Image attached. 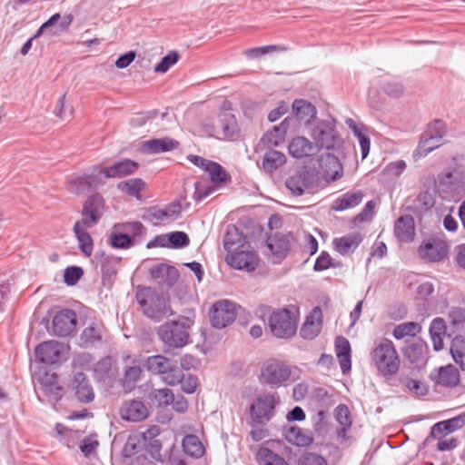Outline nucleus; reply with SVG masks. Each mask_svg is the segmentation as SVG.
<instances>
[{"label":"nucleus","mask_w":465,"mask_h":465,"mask_svg":"<svg viewBox=\"0 0 465 465\" xmlns=\"http://www.w3.org/2000/svg\"><path fill=\"white\" fill-rule=\"evenodd\" d=\"M109 243L115 249H128L134 245V241L114 226V231L109 237Z\"/></svg>","instance_id":"obj_50"},{"label":"nucleus","mask_w":465,"mask_h":465,"mask_svg":"<svg viewBox=\"0 0 465 465\" xmlns=\"http://www.w3.org/2000/svg\"><path fill=\"white\" fill-rule=\"evenodd\" d=\"M404 384L411 391L417 395H424L427 392V387L420 381L408 379Z\"/></svg>","instance_id":"obj_64"},{"label":"nucleus","mask_w":465,"mask_h":465,"mask_svg":"<svg viewBox=\"0 0 465 465\" xmlns=\"http://www.w3.org/2000/svg\"><path fill=\"white\" fill-rule=\"evenodd\" d=\"M124 234L135 242V238L143 233V225L138 221L117 223L114 225Z\"/></svg>","instance_id":"obj_51"},{"label":"nucleus","mask_w":465,"mask_h":465,"mask_svg":"<svg viewBox=\"0 0 465 465\" xmlns=\"http://www.w3.org/2000/svg\"><path fill=\"white\" fill-rule=\"evenodd\" d=\"M256 459L260 465H289L283 457L265 447L258 450Z\"/></svg>","instance_id":"obj_38"},{"label":"nucleus","mask_w":465,"mask_h":465,"mask_svg":"<svg viewBox=\"0 0 465 465\" xmlns=\"http://www.w3.org/2000/svg\"><path fill=\"white\" fill-rule=\"evenodd\" d=\"M362 237L359 232H353L333 240V246L336 252L341 255H349L352 253L360 243Z\"/></svg>","instance_id":"obj_31"},{"label":"nucleus","mask_w":465,"mask_h":465,"mask_svg":"<svg viewBox=\"0 0 465 465\" xmlns=\"http://www.w3.org/2000/svg\"><path fill=\"white\" fill-rule=\"evenodd\" d=\"M321 165L324 169L325 176L331 181H337L343 174V168L338 157L326 153L321 158Z\"/></svg>","instance_id":"obj_34"},{"label":"nucleus","mask_w":465,"mask_h":465,"mask_svg":"<svg viewBox=\"0 0 465 465\" xmlns=\"http://www.w3.org/2000/svg\"><path fill=\"white\" fill-rule=\"evenodd\" d=\"M204 172L208 173L210 180L214 184L224 183L231 180L230 174L216 162L212 161Z\"/></svg>","instance_id":"obj_45"},{"label":"nucleus","mask_w":465,"mask_h":465,"mask_svg":"<svg viewBox=\"0 0 465 465\" xmlns=\"http://www.w3.org/2000/svg\"><path fill=\"white\" fill-rule=\"evenodd\" d=\"M287 119L282 121L280 125L273 127L272 131L267 132L263 140L270 145H278L284 141L288 130Z\"/></svg>","instance_id":"obj_46"},{"label":"nucleus","mask_w":465,"mask_h":465,"mask_svg":"<svg viewBox=\"0 0 465 465\" xmlns=\"http://www.w3.org/2000/svg\"><path fill=\"white\" fill-rule=\"evenodd\" d=\"M181 210V204L173 203L163 209L156 207L149 209L145 218L154 224H158L160 223H169L180 216Z\"/></svg>","instance_id":"obj_16"},{"label":"nucleus","mask_w":465,"mask_h":465,"mask_svg":"<svg viewBox=\"0 0 465 465\" xmlns=\"http://www.w3.org/2000/svg\"><path fill=\"white\" fill-rule=\"evenodd\" d=\"M104 331V326L102 323H92L83 330L79 338L80 345L88 348L100 344L103 341Z\"/></svg>","instance_id":"obj_27"},{"label":"nucleus","mask_w":465,"mask_h":465,"mask_svg":"<svg viewBox=\"0 0 465 465\" xmlns=\"http://www.w3.org/2000/svg\"><path fill=\"white\" fill-rule=\"evenodd\" d=\"M267 247L277 257H284L290 250L289 239L284 235H274L270 237Z\"/></svg>","instance_id":"obj_39"},{"label":"nucleus","mask_w":465,"mask_h":465,"mask_svg":"<svg viewBox=\"0 0 465 465\" xmlns=\"http://www.w3.org/2000/svg\"><path fill=\"white\" fill-rule=\"evenodd\" d=\"M334 416L341 426L337 430V436L344 440L352 423L349 408L345 404H339L334 410Z\"/></svg>","instance_id":"obj_37"},{"label":"nucleus","mask_w":465,"mask_h":465,"mask_svg":"<svg viewBox=\"0 0 465 465\" xmlns=\"http://www.w3.org/2000/svg\"><path fill=\"white\" fill-rule=\"evenodd\" d=\"M414 220L411 215H402L395 223L394 234L403 242H411L414 237Z\"/></svg>","instance_id":"obj_33"},{"label":"nucleus","mask_w":465,"mask_h":465,"mask_svg":"<svg viewBox=\"0 0 465 465\" xmlns=\"http://www.w3.org/2000/svg\"><path fill=\"white\" fill-rule=\"evenodd\" d=\"M73 21L74 15L72 14H67L62 18L59 13H55L39 27L33 37L35 39L38 38L46 31H49L51 36L60 35L62 33L68 31Z\"/></svg>","instance_id":"obj_12"},{"label":"nucleus","mask_w":465,"mask_h":465,"mask_svg":"<svg viewBox=\"0 0 465 465\" xmlns=\"http://www.w3.org/2000/svg\"><path fill=\"white\" fill-rule=\"evenodd\" d=\"M212 135L223 140H236L240 135V128L233 114L222 112L213 128Z\"/></svg>","instance_id":"obj_10"},{"label":"nucleus","mask_w":465,"mask_h":465,"mask_svg":"<svg viewBox=\"0 0 465 465\" xmlns=\"http://www.w3.org/2000/svg\"><path fill=\"white\" fill-rule=\"evenodd\" d=\"M280 403L277 392L260 394L250 406V417L252 423L265 424L275 414V408Z\"/></svg>","instance_id":"obj_6"},{"label":"nucleus","mask_w":465,"mask_h":465,"mask_svg":"<svg viewBox=\"0 0 465 465\" xmlns=\"http://www.w3.org/2000/svg\"><path fill=\"white\" fill-rule=\"evenodd\" d=\"M72 386L79 401L87 403L94 400V392L93 387L83 372L75 373Z\"/></svg>","instance_id":"obj_29"},{"label":"nucleus","mask_w":465,"mask_h":465,"mask_svg":"<svg viewBox=\"0 0 465 465\" xmlns=\"http://www.w3.org/2000/svg\"><path fill=\"white\" fill-rule=\"evenodd\" d=\"M179 142L170 138H154L142 143V151L147 153H161L177 149Z\"/></svg>","instance_id":"obj_26"},{"label":"nucleus","mask_w":465,"mask_h":465,"mask_svg":"<svg viewBox=\"0 0 465 465\" xmlns=\"http://www.w3.org/2000/svg\"><path fill=\"white\" fill-rule=\"evenodd\" d=\"M120 262V258L106 256L102 261V272L104 276H114L116 274L117 270L115 264Z\"/></svg>","instance_id":"obj_61"},{"label":"nucleus","mask_w":465,"mask_h":465,"mask_svg":"<svg viewBox=\"0 0 465 465\" xmlns=\"http://www.w3.org/2000/svg\"><path fill=\"white\" fill-rule=\"evenodd\" d=\"M179 60V54L175 51L168 53L164 57L162 58L159 64L154 66V72L164 74L171 66L175 64Z\"/></svg>","instance_id":"obj_55"},{"label":"nucleus","mask_w":465,"mask_h":465,"mask_svg":"<svg viewBox=\"0 0 465 465\" xmlns=\"http://www.w3.org/2000/svg\"><path fill=\"white\" fill-rule=\"evenodd\" d=\"M363 197L364 193L361 190L349 191L335 199L331 209L336 212H342L347 209L354 208L362 202Z\"/></svg>","instance_id":"obj_32"},{"label":"nucleus","mask_w":465,"mask_h":465,"mask_svg":"<svg viewBox=\"0 0 465 465\" xmlns=\"http://www.w3.org/2000/svg\"><path fill=\"white\" fill-rule=\"evenodd\" d=\"M286 162L285 155L276 150H270L265 153L262 160V168L268 173L278 169Z\"/></svg>","instance_id":"obj_40"},{"label":"nucleus","mask_w":465,"mask_h":465,"mask_svg":"<svg viewBox=\"0 0 465 465\" xmlns=\"http://www.w3.org/2000/svg\"><path fill=\"white\" fill-rule=\"evenodd\" d=\"M91 227L79 221L74 225V232L78 242V247L86 257H90L94 251V241L87 232V229Z\"/></svg>","instance_id":"obj_30"},{"label":"nucleus","mask_w":465,"mask_h":465,"mask_svg":"<svg viewBox=\"0 0 465 465\" xmlns=\"http://www.w3.org/2000/svg\"><path fill=\"white\" fill-rule=\"evenodd\" d=\"M236 318V306L231 301L216 302L210 312V321L214 328L222 329L232 323Z\"/></svg>","instance_id":"obj_11"},{"label":"nucleus","mask_w":465,"mask_h":465,"mask_svg":"<svg viewBox=\"0 0 465 465\" xmlns=\"http://www.w3.org/2000/svg\"><path fill=\"white\" fill-rule=\"evenodd\" d=\"M123 360L124 362V383L134 384L140 379L142 374L141 361L130 354H124Z\"/></svg>","instance_id":"obj_36"},{"label":"nucleus","mask_w":465,"mask_h":465,"mask_svg":"<svg viewBox=\"0 0 465 465\" xmlns=\"http://www.w3.org/2000/svg\"><path fill=\"white\" fill-rule=\"evenodd\" d=\"M450 353L454 361L462 371H465V339L457 336L452 340Z\"/></svg>","instance_id":"obj_47"},{"label":"nucleus","mask_w":465,"mask_h":465,"mask_svg":"<svg viewBox=\"0 0 465 465\" xmlns=\"http://www.w3.org/2000/svg\"><path fill=\"white\" fill-rule=\"evenodd\" d=\"M149 272L153 279L160 281L168 286H173L179 278L178 270L175 267L165 263H157L153 265L150 268Z\"/></svg>","instance_id":"obj_25"},{"label":"nucleus","mask_w":465,"mask_h":465,"mask_svg":"<svg viewBox=\"0 0 465 465\" xmlns=\"http://www.w3.org/2000/svg\"><path fill=\"white\" fill-rule=\"evenodd\" d=\"M76 326V314L72 310H63L53 319V331L57 336H67Z\"/></svg>","instance_id":"obj_15"},{"label":"nucleus","mask_w":465,"mask_h":465,"mask_svg":"<svg viewBox=\"0 0 465 465\" xmlns=\"http://www.w3.org/2000/svg\"><path fill=\"white\" fill-rule=\"evenodd\" d=\"M312 422L314 431L319 434L322 435L326 432L327 430V420H326V412L324 411H317L312 417Z\"/></svg>","instance_id":"obj_59"},{"label":"nucleus","mask_w":465,"mask_h":465,"mask_svg":"<svg viewBox=\"0 0 465 465\" xmlns=\"http://www.w3.org/2000/svg\"><path fill=\"white\" fill-rule=\"evenodd\" d=\"M298 465H328L327 460L319 453L312 451L303 452L298 459Z\"/></svg>","instance_id":"obj_53"},{"label":"nucleus","mask_w":465,"mask_h":465,"mask_svg":"<svg viewBox=\"0 0 465 465\" xmlns=\"http://www.w3.org/2000/svg\"><path fill=\"white\" fill-rule=\"evenodd\" d=\"M308 134L317 145V151L320 149H334L341 143V139L335 130L332 122L320 120L313 122V124L308 128Z\"/></svg>","instance_id":"obj_5"},{"label":"nucleus","mask_w":465,"mask_h":465,"mask_svg":"<svg viewBox=\"0 0 465 465\" xmlns=\"http://www.w3.org/2000/svg\"><path fill=\"white\" fill-rule=\"evenodd\" d=\"M448 320L450 324L455 328V330H460L465 324V309L460 307L452 308L448 314Z\"/></svg>","instance_id":"obj_54"},{"label":"nucleus","mask_w":465,"mask_h":465,"mask_svg":"<svg viewBox=\"0 0 465 465\" xmlns=\"http://www.w3.org/2000/svg\"><path fill=\"white\" fill-rule=\"evenodd\" d=\"M153 399L159 403V405H169L173 401V393L170 389H160L155 390L153 392Z\"/></svg>","instance_id":"obj_63"},{"label":"nucleus","mask_w":465,"mask_h":465,"mask_svg":"<svg viewBox=\"0 0 465 465\" xmlns=\"http://www.w3.org/2000/svg\"><path fill=\"white\" fill-rule=\"evenodd\" d=\"M136 301L144 315L160 321L173 314L169 304V297L152 287L139 288L135 295Z\"/></svg>","instance_id":"obj_1"},{"label":"nucleus","mask_w":465,"mask_h":465,"mask_svg":"<svg viewBox=\"0 0 465 465\" xmlns=\"http://www.w3.org/2000/svg\"><path fill=\"white\" fill-rule=\"evenodd\" d=\"M138 168V163L131 159H124L108 167L101 169L100 173H103L105 178H123L134 173Z\"/></svg>","instance_id":"obj_20"},{"label":"nucleus","mask_w":465,"mask_h":465,"mask_svg":"<svg viewBox=\"0 0 465 465\" xmlns=\"http://www.w3.org/2000/svg\"><path fill=\"white\" fill-rule=\"evenodd\" d=\"M118 375L117 367L112 357L106 356L101 359L94 368V379L98 381L112 382Z\"/></svg>","instance_id":"obj_23"},{"label":"nucleus","mask_w":465,"mask_h":465,"mask_svg":"<svg viewBox=\"0 0 465 465\" xmlns=\"http://www.w3.org/2000/svg\"><path fill=\"white\" fill-rule=\"evenodd\" d=\"M430 377L436 384L444 387H454L460 381V373L451 364L434 370Z\"/></svg>","instance_id":"obj_21"},{"label":"nucleus","mask_w":465,"mask_h":465,"mask_svg":"<svg viewBox=\"0 0 465 465\" xmlns=\"http://www.w3.org/2000/svg\"><path fill=\"white\" fill-rule=\"evenodd\" d=\"M322 326V312L320 307H315L307 316L302 324L300 334L307 340H312L320 333Z\"/></svg>","instance_id":"obj_19"},{"label":"nucleus","mask_w":465,"mask_h":465,"mask_svg":"<svg viewBox=\"0 0 465 465\" xmlns=\"http://www.w3.org/2000/svg\"><path fill=\"white\" fill-rule=\"evenodd\" d=\"M190 321L183 318L162 325L158 331L161 341L170 348H181L189 339Z\"/></svg>","instance_id":"obj_4"},{"label":"nucleus","mask_w":465,"mask_h":465,"mask_svg":"<svg viewBox=\"0 0 465 465\" xmlns=\"http://www.w3.org/2000/svg\"><path fill=\"white\" fill-rule=\"evenodd\" d=\"M229 263L236 269L252 272L258 266L259 258L252 251L234 252L230 257Z\"/></svg>","instance_id":"obj_22"},{"label":"nucleus","mask_w":465,"mask_h":465,"mask_svg":"<svg viewBox=\"0 0 465 465\" xmlns=\"http://www.w3.org/2000/svg\"><path fill=\"white\" fill-rule=\"evenodd\" d=\"M313 175L309 171L298 172L286 180V187L295 196H301L312 189Z\"/></svg>","instance_id":"obj_17"},{"label":"nucleus","mask_w":465,"mask_h":465,"mask_svg":"<svg viewBox=\"0 0 465 465\" xmlns=\"http://www.w3.org/2000/svg\"><path fill=\"white\" fill-rule=\"evenodd\" d=\"M370 357L372 364L383 376H392L399 371L400 356L391 340L381 339L376 341Z\"/></svg>","instance_id":"obj_2"},{"label":"nucleus","mask_w":465,"mask_h":465,"mask_svg":"<svg viewBox=\"0 0 465 465\" xmlns=\"http://www.w3.org/2000/svg\"><path fill=\"white\" fill-rule=\"evenodd\" d=\"M180 374L182 376L181 381H179L178 384H181L182 389L186 393H193L197 387V380L191 374L184 375L183 372L180 370Z\"/></svg>","instance_id":"obj_62"},{"label":"nucleus","mask_w":465,"mask_h":465,"mask_svg":"<svg viewBox=\"0 0 465 465\" xmlns=\"http://www.w3.org/2000/svg\"><path fill=\"white\" fill-rule=\"evenodd\" d=\"M440 145V141L424 134L417 148V153L424 157Z\"/></svg>","instance_id":"obj_52"},{"label":"nucleus","mask_w":465,"mask_h":465,"mask_svg":"<svg viewBox=\"0 0 465 465\" xmlns=\"http://www.w3.org/2000/svg\"><path fill=\"white\" fill-rule=\"evenodd\" d=\"M168 243L173 248H183L189 245L190 239L183 232H173L168 234Z\"/></svg>","instance_id":"obj_58"},{"label":"nucleus","mask_w":465,"mask_h":465,"mask_svg":"<svg viewBox=\"0 0 465 465\" xmlns=\"http://www.w3.org/2000/svg\"><path fill=\"white\" fill-rule=\"evenodd\" d=\"M292 110L296 117L303 121L309 128L313 124L312 120L315 118L317 111L313 104L303 99H297L292 104Z\"/></svg>","instance_id":"obj_35"},{"label":"nucleus","mask_w":465,"mask_h":465,"mask_svg":"<svg viewBox=\"0 0 465 465\" xmlns=\"http://www.w3.org/2000/svg\"><path fill=\"white\" fill-rule=\"evenodd\" d=\"M145 367L150 372L161 375L162 380L171 386L177 385L182 379L179 367L163 355L148 357Z\"/></svg>","instance_id":"obj_7"},{"label":"nucleus","mask_w":465,"mask_h":465,"mask_svg":"<svg viewBox=\"0 0 465 465\" xmlns=\"http://www.w3.org/2000/svg\"><path fill=\"white\" fill-rule=\"evenodd\" d=\"M446 124L443 121L435 120L430 124H429L425 134L433 137L434 139L440 141L446 134Z\"/></svg>","instance_id":"obj_57"},{"label":"nucleus","mask_w":465,"mask_h":465,"mask_svg":"<svg viewBox=\"0 0 465 465\" xmlns=\"http://www.w3.org/2000/svg\"><path fill=\"white\" fill-rule=\"evenodd\" d=\"M269 327L273 336L281 339L292 337L297 331L294 314L288 309L274 311L269 317Z\"/></svg>","instance_id":"obj_8"},{"label":"nucleus","mask_w":465,"mask_h":465,"mask_svg":"<svg viewBox=\"0 0 465 465\" xmlns=\"http://www.w3.org/2000/svg\"><path fill=\"white\" fill-rule=\"evenodd\" d=\"M144 186L145 183L141 178L129 179L117 184L120 191L136 198H140V192L144 189Z\"/></svg>","instance_id":"obj_48"},{"label":"nucleus","mask_w":465,"mask_h":465,"mask_svg":"<svg viewBox=\"0 0 465 465\" xmlns=\"http://www.w3.org/2000/svg\"><path fill=\"white\" fill-rule=\"evenodd\" d=\"M243 243L242 233L235 226H228L223 238V247L227 252L233 253Z\"/></svg>","instance_id":"obj_43"},{"label":"nucleus","mask_w":465,"mask_h":465,"mask_svg":"<svg viewBox=\"0 0 465 465\" xmlns=\"http://www.w3.org/2000/svg\"><path fill=\"white\" fill-rule=\"evenodd\" d=\"M102 182L98 175L84 174L69 181L66 188L72 193L80 194L92 188H96Z\"/></svg>","instance_id":"obj_24"},{"label":"nucleus","mask_w":465,"mask_h":465,"mask_svg":"<svg viewBox=\"0 0 465 465\" xmlns=\"http://www.w3.org/2000/svg\"><path fill=\"white\" fill-rule=\"evenodd\" d=\"M292 376L291 367L282 361L269 359L260 371L259 381L271 389H277L287 384Z\"/></svg>","instance_id":"obj_3"},{"label":"nucleus","mask_w":465,"mask_h":465,"mask_svg":"<svg viewBox=\"0 0 465 465\" xmlns=\"http://www.w3.org/2000/svg\"><path fill=\"white\" fill-rule=\"evenodd\" d=\"M83 270L80 267L71 266L64 270V281L67 285L73 286L78 282L83 276Z\"/></svg>","instance_id":"obj_60"},{"label":"nucleus","mask_w":465,"mask_h":465,"mask_svg":"<svg viewBox=\"0 0 465 465\" xmlns=\"http://www.w3.org/2000/svg\"><path fill=\"white\" fill-rule=\"evenodd\" d=\"M420 330L421 326L417 322H403L394 328L393 336L397 340H401L407 336H415Z\"/></svg>","instance_id":"obj_49"},{"label":"nucleus","mask_w":465,"mask_h":465,"mask_svg":"<svg viewBox=\"0 0 465 465\" xmlns=\"http://www.w3.org/2000/svg\"><path fill=\"white\" fill-rule=\"evenodd\" d=\"M286 440L297 446H308L312 442V438L305 434L301 428L292 426L284 430Z\"/></svg>","instance_id":"obj_42"},{"label":"nucleus","mask_w":465,"mask_h":465,"mask_svg":"<svg viewBox=\"0 0 465 465\" xmlns=\"http://www.w3.org/2000/svg\"><path fill=\"white\" fill-rule=\"evenodd\" d=\"M426 345L422 342H413L406 347L405 356L407 359L416 364H421L426 361Z\"/></svg>","instance_id":"obj_44"},{"label":"nucleus","mask_w":465,"mask_h":465,"mask_svg":"<svg viewBox=\"0 0 465 465\" xmlns=\"http://www.w3.org/2000/svg\"><path fill=\"white\" fill-rule=\"evenodd\" d=\"M69 346L57 341H47L35 348V355L39 361L45 364H55L65 361Z\"/></svg>","instance_id":"obj_9"},{"label":"nucleus","mask_w":465,"mask_h":465,"mask_svg":"<svg viewBox=\"0 0 465 465\" xmlns=\"http://www.w3.org/2000/svg\"><path fill=\"white\" fill-rule=\"evenodd\" d=\"M41 384L45 387V391L58 396L62 388L57 383V377L54 374L45 373L43 377L40 378Z\"/></svg>","instance_id":"obj_56"},{"label":"nucleus","mask_w":465,"mask_h":465,"mask_svg":"<svg viewBox=\"0 0 465 465\" xmlns=\"http://www.w3.org/2000/svg\"><path fill=\"white\" fill-rule=\"evenodd\" d=\"M448 245L439 240H431L423 242L420 249V256L430 262H440L448 254Z\"/></svg>","instance_id":"obj_18"},{"label":"nucleus","mask_w":465,"mask_h":465,"mask_svg":"<svg viewBox=\"0 0 465 465\" xmlns=\"http://www.w3.org/2000/svg\"><path fill=\"white\" fill-rule=\"evenodd\" d=\"M184 452L192 457L200 458L204 454V447L200 439L193 434L186 435L183 440Z\"/></svg>","instance_id":"obj_41"},{"label":"nucleus","mask_w":465,"mask_h":465,"mask_svg":"<svg viewBox=\"0 0 465 465\" xmlns=\"http://www.w3.org/2000/svg\"><path fill=\"white\" fill-rule=\"evenodd\" d=\"M104 206V199L100 194L91 195L84 204L82 219L79 222L86 226H94L103 214Z\"/></svg>","instance_id":"obj_13"},{"label":"nucleus","mask_w":465,"mask_h":465,"mask_svg":"<svg viewBox=\"0 0 465 465\" xmlns=\"http://www.w3.org/2000/svg\"><path fill=\"white\" fill-rule=\"evenodd\" d=\"M288 149L290 154L295 158L308 157L318 153L317 145L303 136L293 138Z\"/></svg>","instance_id":"obj_28"},{"label":"nucleus","mask_w":465,"mask_h":465,"mask_svg":"<svg viewBox=\"0 0 465 465\" xmlns=\"http://www.w3.org/2000/svg\"><path fill=\"white\" fill-rule=\"evenodd\" d=\"M120 416L124 420L138 422L149 416V409L142 401L127 400L120 408Z\"/></svg>","instance_id":"obj_14"}]
</instances>
